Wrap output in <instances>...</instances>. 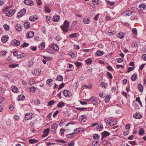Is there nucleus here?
<instances>
[{
    "instance_id": "obj_10",
    "label": "nucleus",
    "mask_w": 146,
    "mask_h": 146,
    "mask_svg": "<svg viewBox=\"0 0 146 146\" xmlns=\"http://www.w3.org/2000/svg\"><path fill=\"white\" fill-rule=\"evenodd\" d=\"M87 119V117L85 115H84L81 116L79 119V120L81 122H85Z\"/></svg>"
},
{
    "instance_id": "obj_34",
    "label": "nucleus",
    "mask_w": 146,
    "mask_h": 146,
    "mask_svg": "<svg viewBox=\"0 0 146 146\" xmlns=\"http://www.w3.org/2000/svg\"><path fill=\"white\" fill-rule=\"evenodd\" d=\"M38 141L36 139H30L29 140V142L31 143H37Z\"/></svg>"
},
{
    "instance_id": "obj_6",
    "label": "nucleus",
    "mask_w": 146,
    "mask_h": 146,
    "mask_svg": "<svg viewBox=\"0 0 146 146\" xmlns=\"http://www.w3.org/2000/svg\"><path fill=\"white\" fill-rule=\"evenodd\" d=\"M11 44L14 46H18L20 44V42L18 40L14 39L12 40Z\"/></svg>"
},
{
    "instance_id": "obj_56",
    "label": "nucleus",
    "mask_w": 146,
    "mask_h": 146,
    "mask_svg": "<svg viewBox=\"0 0 146 146\" xmlns=\"http://www.w3.org/2000/svg\"><path fill=\"white\" fill-rule=\"evenodd\" d=\"M107 3L111 6L114 5L115 3L113 2H111L109 1H107Z\"/></svg>"
},
{
    "instance_id": "obj_29",
    "label": "nucleus",
    "mask_w": 146,
    "mask_h": 146,
    "mask_svg": "<svg viewBox=\"0 0 146 146\" xmlns=\"http://www.w3.org/2000/svg\"><path fill=\"white\" fill-rule=\"evenodd\" d=\"M45 47V43L44 42H42L41 44H40L38 46V47L39 48L40 50H41L42 48H44Z\"/></svg>"
},
{
    "instance_id": "obj_1",
    "label": "nucleus",
    "mask_w": 146,
    "mask_h": 146,
    "mask_svg": "<svg viewBox=\"0 0 146 146\" xmlns=\"http://www.w3.org/2000/svg\"><path fill=\"white\" fill-rule=\"evenodd\" d=\"M15 11H16L15 9H10L7 10L6 12V15L8 17H11L14 14Z\"/></svg>"
},
{
    "instance_id": "obj_40",
    "label": "nucleus",
    "mask_w": 146,
    "mask_h": 146,
    "mask_svg": "<svg viewBox=\"0 0 146 146\" xmlns=\"http://www.w3.org/2000/svg\"><path fill=\"white\" fill-rule=\"evenodd\" d=\"M97 129H99V131H101L103 129V127L102 125H99L96 127Z\"/></svg>"
},
{
    "instance_id": "obj_16",
    "label": "nucleus",
    "mask_w": 146,
    "mask_h": 146,
    "mask_svg": "<svg viewBox=\"0 0 146 146\" xmlns=\"http://www.w3.org/2000/svg\"><path fill=\"white\" fill-rule=\"evenodd\" d=\"M53 80L51 79H48L46 81V83L47 84L49 85L50 86H52L53 85Z\"/></svg>"
},
{
    "instance_id": "obj_14",
    "label": "nucleus",
    "mask_w": 146,
    "mask_h": 146,
    "mask_svg": "<svg viewBox=\"0 0 146 146\" xmlns=\"http://www.w3.org/2000/svg\"><path fill=\"white\" fill-rule=\"evenodd\" d=\"M51 47L56 50H58L59 48L57 45L55 44H53L50 45Z\"/></svg>"
},
{
    "instance_id": "obj_21",
    "label": "nucleus",
    "mask_w": 146,
    "mask_h": 146,
    "mask_svg": "<svg viewBox=\"0 0 146 146\" xmlns=\"http://www.w3.org/2000/svg\"><path fill=\"white\" fill-rule=\"evenodd\" d=\"M137 76V74H134L131 76V79L132 81H134L136 80Z\"/></svg>"
},
{
    "instance_id": "obj_2",
    "label": "nucleus",
    "mask_w": 146,
    "mask_h": 146,
    "mask_svg": "<svg viewBox=\"0 0 146 146\" xmlns=\"http://www.w3.org/2000/svg\"><path fill=\"white\" fill-rule=\"evenodd\" d=\"M107 123L110 125V126H113L116 124L117 121L115 119H110L107 121Z\"/></svg>"
},
{
    "instance_id": "obj_37",
    "label": "nucleus",
    "mask_w": 146,
    "mask_h": 146,
    "mask_svg": "<svg viewBox=\"0 0 146 146\" xmlns=\"http://www.w3.org/2000/svg\"><path fill=\"white\" fill-rule=\"evenodd\" d=\"M25 96L23 95H20L19 96V101H23L25 100Z\"/></svg>"
},
{
    "instance_id": "obj_28",
    "label": "nucleus",
    "mask_w": 146,
    "mask_h": 146,
    "mask_svg": "<svg viewBox=\"0 0 146 146\" xmlns=\"http://www.w3.org/2000/svg\"><path fill=\"white\" fill-rule=\"evenodd\" d=\"M92 60L91 58H88L86 60L87 64H90L92 63Z\"/></svg>"
},
{
    "instance_id": "obj_25",
    "label": "nucleus",
    "mask_w": 146,
    "mask_h": 146,
    "mask_svg": "<svg viewBox=\"0 0 146 146\" xmlns=\"http://www.w3.org/2000/svg\"><path fill=\"white\" fill-rule=\"evenodd\" d=\"M139 7L141 10H145L146 9V6L144 4L142 3L139 5Z\"/></svg>"
},
{
    "instance_id": "obj_36",
    "label": "nucleus",
    "mask_w": 146,
    "mask_h": 146,
    "mask_svg": "<svg viewBox=\"0 0 146 146\" xmlns=\"http://www.w3.org/2000/svg\"><path fill=\"white\" fill-rule=\"evenodd\" d=\"M35 80L33 79H30V81L29 83V84L30 85H33L35 83Z\"/></svg>"
},
{
    "instance_id": "obj_19",
    "label": "nucleus",
    "mask_w": 146,
    "mask_h": 146,
    "mask_svg": "<svg viewBox=\"0 0 146 146\" xmlns=\"http://www.w3.org/2000/svg\"><path fill=\"white\" fill-rule=\"evenodd\" d=\"M25 28L26 29H28L31 26L29 22H25L24 24Z\"/></svg>"
},
{
    "instance_id": "obj_42",
    "label": "nucleus",
    "mask_w": 146,
    "mask_h": 146,
    "mask_svg": "<svg viewBox=\"0 0 146 146\" xmlns=\"http://www.w3.org/2000/svg\"><path fill=\"white\" fill-rule=\"evenodd\" d=\"M92 144L93 146H99V142L97 141L95 142H93Z\"/></svg>"
},
{
    "instance_id": "obj_51",
    "label": "nucleus",
    "mask_w": 146,
    "mask_h": 146,
    "mask_svg": "<svg viewBox=\"0 0 146 146\" xmlns=\"http://www.w3.org/2000/svg\"><path fill=\"white\" fill-rule=\"evenodd\" d=\"M93 137L94 139H99V136L98 134H95L93 135Z\"/></svg>"
},
{
    "instance_id": "obj_27",
    "label": "nucleus",
    "mask_w": 146,
    "mask_h": 146,
    "mask_svg": "<svg viewBox=\"0 0 146 146\" xmlns=\"http://www.w3.org/2000/svg\"><path fill=\"white\" fill-rule=\"evenodd\" d=\"M16 29L17 31H21L22 30L21 26L19 24H17L15 26Z\"/></svg>"
},
{
    "instance_id": "obj_26",
    "label": "nucleus",
    "mask_w": 146,
    "mask_h": 146,
    "mask_svg": "<svg viewBox=\"0 0 146 146\" xmlns=\"http://www.w3.org/2000/svg\"><path fill=\"white\" fill-rule=\"evenodd\" d=\"M138 88L140 92H142L143 91V87L141 84H138Z\"/></svg>"
},
{
    "instance_id": "obj_52",
    "label": "nucleus",
    "mask_w": 146,
    "mask_h": 146,
    "mask_svg": "<svg viewBox=\"0 0 146 146\" xmlns=\"http://www.w3.org/2000/svg\"><path fill=\"white\" fill-rule=\"evenodd\" d=\"M4 27L6 31H8L9 30V26L7 24H5L4 25Z\"/></svg>"
},
{
    "instance_id": "obj_3",
    "label": "nucleus",
    "mask_w": 146,
    "mask_h": 146,
    "mask_svg": "<svg viewBox=\"0 0 146 146\" xmlns=\"http://www.w3.org/2000/svg\"><path fill=\"white\" fill-rule=\"evenodd\" d=\"M132 13V11L131 10H127L124 11L121 13L122 16H129L131 15Z\"/></svg>"
},
{
    "instance_id": "obj_49",
    "label": "nucleus",
    "mask_w": 146,
    "mask_h": 146,
    "mask_svg": "<svg viewBox=\"0 0 146 146\" xmlns=\"http://www.w3.org/2000/svg\"><path fill=\"white\" fill-rule=\"evenodd\" d=\"M87 109V108H77L76 109L78 110L82 111Z\"/></svg>"
},
{
    "instance_id": "obj_13",
    "label": "nucleus",
    "mask_w": 146,
    "mask_h": 146,
    "mask_svg": "<svg viewBox=\"0 0 146 146\" xmlns=\"http://www.w3.org/2000/svg\"><path fill=\"white\" fill-rule=\"evenodd\" d=\"M51 132L54 133L56 129L57 128V126L56 123H54L51 126Z\"/></svg>"
},
{
    "instance_id": "obj_62",
    "label": "nucleus",
    "mask_w": 146,
    "mask_h": 146,
    "mask_svg": "<svg viewBox=\"0 0 146 146\" xmlns=\"http://www.w3.org/2000/svg\"><path fill=\"white\" fill-rule=\"evenodd\" d=\"M144 133V130L143 129L141 128L139 132V133L140 135H142Z\"/></svg>"
},
{
    "instance_id": "obj_20",
    "label": "nucleus",
    "mask_w": 146,
    "mask_h": 146,
    "mask_svg": "<svg viewBox=\"0 0 146 146\" xmlns=\"http://www.w3.org/2000/svg\"><path fill=\"white\" fill-rule=\"evenodd\" d=\"M104 53V52L103 51L98 50L96 52V54L97 56H102L103 54Z\"/></svg>"
},
{
    "instance_id": "obj_12",
    "label": "nucleus",
    "mask_w": 146,
    "mask_h": 146,
    "mask_svg": "<svg viewBox=\"0 0 146 146\" xmlns=\"http://www.w3.org/2000/svg\"><path fill=\"white\" fill-rule=\"evenodd\" d=\"M8 38L9 37L8 36L5 35L3 36L1 38L2 42L3 43H5L7 41Z\"/></svg>"
},
{
    "instance_id": "obj_11",
    "label": "nucleus",
    "mask_w": 146,
    "mask_h": 146,
    "mask_svg": "<svg viewBox=\"0 0 146 146\" xmlns=\"http://www.w3.org/2000/svg\"><path fill=\"white\" fill-rule=\"evenodd\" d=\"M33 118V117H32V114L30 113L26 114L25 116V118L26 120H28Z\"/></svg>"
},
{
    "instance_id": "obj_9",
    "label": "nucleus",
    "mask_w": 146,
    "mask_h": 146,
    "mask_svg": "<svg viewBox=\"0 0 146 146\" xmlns=\"http://www.w3.org/2000/svg\"><path fill=\"white\" fill-rule=\"evenodd\" d=\"M92 100L93 102V104L94 105H97L98 103V100L97 99L94 97H91Z\"/></svg>"
},
{
    "instance_id": "obj_55",
    "label": "nucleus",
    "mask_w": 146,
    "mask_h": 146,
    "mask_svg": "<svg viewBox=\"0 0 146 146\" xmlns=\"http://www.w3.org/2000/svg\"><path fill=\"white\" fill-rule=\"evenodd\" d=\"M36 18H35V17L32 16L30 17H29V19L30 21H34L36 20Z\"/></svg>"
},
{
    "instance_id": "obj_24",
    "label": "nucleus",
    "mask_w": 146,
    "mask_h": 146,
    "mask_svg": "<svg viewBox=\"0 0 146 146\" xmlns=\"http://www.w3.org/2000/svg\"><path fill=\"white\" fill-rule=\"evenodd\" d=\"M77 36V34L76 33H72L70 35L68 36V37L71 38H74Z\"/></svg>"
},
{
    "instance_id": "obj_58",
    "label": "nucleus",
    "mask_w": 146,
    "mask_h": 146,
    "mask_svg": "<svg viewBox=\"0 0 146 146\" xmlns=\"http://www.w3.org/2000/svg\"><path fill=\"white\" fill-rule=\"evenodd\" d=\"M17 66H18V64H10L9 65V66L10 68H14L15 67H16Z\"/></svg>"
},
{
    "instance_id": "obj_15",
    "label": "nucleus",
    "mask_w": 146,
    "mask_h": 146,
    "mask_svg": "<svg viewBox=\"0 0 146 146\" xmlns=\"http://www.w3.org/2000/svg\"><path fill=\"white\" fill-rule=\"evenodd\" d=\"M60 17L58 15H55L53 17V21L55 22H57L59 20Z\"/></svg>"
},
{
    "instance_id": "obj_63",
    "label": "nucleus",
    "mask_w": 146,
    "mask_h": 146,
    "mask_svg": "<svg viewBox=\"0 0 146 146\" xmlns=\"http://www.w3.org/2000/svg\"><path fill=\"white\" fill-rule=\"evenodd\" d=\"M116 61L118 63H121L123 61V60L121 58H117L116 59Z\"/></svg>"
},
{
    "instance_id": "obj_39",
    "label": "nucleus",
    "mask_w": 146,
    "mask_h": 146,
    "mask_svg": "<svg viewBox=\"0 0 146 146\" xmlns=\"http://www.w3.org/2000/svg\"><path fill=\"white\" fill-rule=\"evenodd\" d=\"M36 90V88L34 86L31 87L30 88V90L31 92L34 93L35 92V90Z\"/></svg>"
},
{
    "instance_id": "obj_50",
    "label": "nucleus",
    "mask_w": 146,
    "mask_h": 146,
    "mask_svg": "<svg viewBox=\"0 0 146 146\" xmlns=\"http://www.w3.org/2000/svg\"><path fill=\"white\" fill-rule=\"evenodd\" d=\"M41 30L45 34L46 32V29L44 26H43L41 28Z\"/></svg>"
},
{
    "instance_id": "obj_8",
    "label": "nucleus",
    "mask_w": 146,
    "mask_h": 146,
    "mask_svg": "<svg viewBox=\"0 0 146 146\" xmlns=\"http://www.w3.org/2000/svg\"><path fill=\"white\" fill-rule=\"evenodd\" d=\"M102 144L105 146H111V143L107 140H104L103 141Z\"/></svg>"
},
{
    "instance_id": "obj_59",
    "label": "nucleus",
    "mask_w": 146,
    "mask_h": 146,
    "mask_svg": "<svg viewBox=\"0 0 146 146\" xmlns=\"http://www.w3.org/2000/svg\"><path fill=\"white\" fill-rule=\"evenodd\" d=\"M81 129V128L76 129L74 131L75 133L77 134L78 132H80V131Z\"/></svg>"
},
{
    "instance_id": "obj_47",
    "label": "nucleus",
    "mask_w": 146,
    "mask_h": 146,
    "mask_svg": "<svg viewBox=\"0 0 146 146\" xmlns=\"http://www.w3.org/2000/svg\"><path fill=\"white\" fill-rule=\"evenodd\" d=\"M50 130V129L49 128H48L46 129H44V133L46 134L47 135H48V132Z\"/></svg>"
},
{
    "instance_id": "obj_23",
    "label": "nucleus",
    "mask_w": 146,
    "mask_h": 146,
    "mask_svg": "<svg viewBox=\"0 0 146 146\" xmlns=\"http://www.w3.org/2000/svg\"><path fill=\"white\" fill-rule=\"evenodd\" d=\"M26 12V10L25 9H22L20 11V12H21V16H20L19 15H18L17 16H18L19 17H21L22 16V14L23 15H24L25 14ZM19 14H21V13H19Z\"/></svg>"
},
{
    "instance_id": "obj_60",
    "label": "nucleus",
    "mask_w": 146,
    "mask_h": 146,
    "mask_svg": "<svg viewBox=\"0 0 146 146\" xmlns=\"http://www.w3.org/2000/svg\"><path fill=\"white\" fill-rule=\"evenodd\" d=\"M108 34L110 36H113L115 34V33L114 32H108Z\"/></svg>"
},
{
    "instance_id": "obj_4",
    "label": "nucleus",
    "mask_w": 146,
    "mask_h": 146,
    "mask_svg": "<svg viewBox=\"0 0 146 146\" xmlns=\"http://www.w3.org/2000/svg\"><path fill=\"white\" fill-rule=\"evenodd\" d=\"M63 95L66 97H68L71 95V92L69 90H65L63 91Z\"/></svg>"
},
{
    "instance_id": "obj_18",
    "label": "nucleus",
    "mask_w": 146,
    "mask_h": 146,
    "mask_svg": "<svg viewBox=\"0 0 146 146\" xmlns=\"http://www.w3.org/2000/svg\"><path fill=\"white\" fill-rule=\"evenodd\" d=\"M83 21L85 24H88L91 21L89 18L86 17L84 19Z\"/></svg>"
},
{
    "instance_id": "obj_54",
    "label": "nucleus",
    "mask_w": 146,
    "mask_h": 146,
    "mask_svg": "<svg viewBox=\"0 0 146 146\" xmlns=\"http://www.w3.org/2000/svg\"><path fill=\"white\" fill-rule=\"evenodd\" d=\"M132 32L135 35H136L137 34V31L135 28H133L132 29Z\"/></svg>"
},
{
    "instance_id": "obj_48",
    "label": "nucleus",
    "mask_w": 146,
    "mask_h": 146,
    "mask_svg": "<svg viewBox=\"0 0 146 146\" xmlns=\"http://www.w3.org/2000/svg\"><path fill=\"white\" fill-rule=\"evenodd\" d=\"M29 45V44L28 43H27L26 42H24L23 44H22L20 47H27Z\"/></svg>"
},
{
    "instance_id": "obj_35",
    "label": "nucleus",
    "mask_w": 146,
    "mask_h": 146,
    "mask_svg": "<svg viewBox=\"0 0 146 146\" xmlns=\"http://www.w3.org/2000/svg\"><path fill=\"white\" fill-rule=\"evenodd\" d=\"M63 79V77L62 76L59 75L57 77L56 80L58 81H62Z\"/></svg>"
},
{
    "instance_id": "obj_53",
    "label": "nucleus",
    "mask_w": 146,
    "mask_h": 146,
    "mask_svg": "<svg viewBox=\"0 0 146 146\" xmlns=\"http://www.w3.org/2000/svg\"><path fill=\"white\" fill-rule=\"evenodd\" d=\"M129 143L130 144L133 145H135L137 144L136 143L135 141H129Z\"/></svg>"
},
{
    "instance_id": "obj_38",
    "label": "nucleus",
    "mask_w": 146,
    "mask_h": 146,
    "mask_svg": "<svg viewBox=\"0 0 146 146\" xmlns=\"http://www.w3.org/2000/svg\"><path fill=\"white\" fill-rule=\"evenodd\" d=\"M12 91L14 92H17L18 91V88L16 86H14L12 88Z\"/></svg>"
},
{
    "instance_id": "obj_43",
    "label": "nucleus",
    "mask_w": 146,
    "mask_h": 146,
    "mask_svg": "<svg viewBox=\"0 0 146 146\" xmlns=\"http://www.w3.org/2000/svg\"><path fill=\"white\" fill-rule=\"evenodd\" d=\"M25 56H26L25 55L23 54H22L19 55H17V58L18 59H20L24 57Z\"/></svg>"
},
{
    "instance_id": "obj_31",
    "label": "nucleus",
    "mask_w": 146,
    "mask_h": 146,
    "mask_svg": "<svg viewBox=\"0 0 146 146\" xmlns=\"http://www.w3.org/2000/svg\"><path fill=\"white\" fill-rule=\"evenodd\" d=\"M61 27L64 32H67L68 31V27H66L63 26H61Z\"/></svg>"
},
{
    "instance_id": "obj_46",
    "label": "nucleus",
    "mask_w": 146,
    "mask_h": 146,
    "mask_svg": "<svg viewBox=\"0 0 146 146\" xmlns=\"http://www.w3.org/2000/svg\"><path fill=\"white\" fill-rule=\"evenodd\" d=\"M45 10L46 12L49 13L50 11V10L49 7L47 6H45L44 7Z\"/></svg>"
},
{
    "instance_id": "obj_41",
    "label": "nucleus",
    "mask_w": 146,
    "mask_h": 146,
    "mask_svg": "<svg viewBox=\"0 0 146 146\" xmlns=\"http://www.w3.org/2000/svg\"><path fill=\"white\" fill-rule=\"evenodd\" d=\"M124 37V36L122 33L120 32L118 35V37L120 39H122Z\"/></svg>"
},
{
    "instance_id": "obj_33",
    "label": "nucleus",
    "mask_w": 146,
    "mask_h": 146,
    "mask_svg": "<svg viewBox=\"0 0 146 146\" xmlns=\"http://www.w3.org/2000/svg\"><path fill=\"white\" fill-rule=\"evenodd\" d=\"M69 22L67 20H65L64 21V26L66 27H69Z\"/></svg>"
},
{
    "instance_id": "obj_32",
    "label": "nucleus",
    "mask_w": 146,
    "mask_h": 146,
    "mask_svg": "<svg viewBox=\"0 0 146 146\" xmlns=\"http://www.w3.org/2000/svg\"><path fill=\"white\" fill-rule=\"evenodd\" d=\"M110 95H108L106 96L105 99V102L107 103L110 101Z\"/></svg>"
},
{
    "instance_id": "obj_64",
    "label": "nucleus",
    "mask_w": 146,
    "mask_h": 146,
    "mask_svg": "<svg viewBox=\"0 0 146 146\" xmlns=\"http://www.w3.org/2000/svg\"><path fill=\"white\" fill-rule=\"evenodd\" d=\"M8 62H9L11 63H13L14 62V61L11 59L10 56H8L7 59Z\"/></svg>"
},
{
    "instance_id": "obj_61",
    "label": "nucleus",
    "mask_w": 146,
    "mask_h": 146,
    "mask_svg": "<svg viewBox=\"0 0 146 146\" xmlns=\"http://www.w3.org/2000/svg\"><path fill=\"white\" fill-rule=\"evenodd\" d=\"M134 68H135V67H129L128 68V70H127V72H129L133 70Z\"/></svg>"
},
{
    "instance_id": "obj_57",
    "label": "nucleus",
    "mask_w": 146,
    "mask_h": 146,
    "mask_svg": "<svg viewBox=\"0 0 146 146\" xmlns=\"http://www.w3.org/2000/svg\"><path fill=\"white\" fill-rule=\"evenodd\" d=\"M33 62H34L33 60H30L28 63L29 66H31L33 65L34 64Z\"/></svg>"
},
{
    "instance_id": "obj_17",
    "label": "nucleus",
    "mask_w": 146,
    "mask_h": 146,
    "mask_svg": "<svg viewBox=\"0 0 146 146\" xmlns=\"http://www.w3.org/2000/svg\"><path fill=\"white\" fill-rule=\"evenodd\" d=\"M24 3L27 5H31L33 3V2L31 0H25Z\"/></svg>"
},
{
    "instance_id": "obj_30",
    "label": "nucleus",
    "mask_w": 146,
    "mask_h": 146,
    "mask_svg": "<svg viewBox=\"0 0 146 146\" xmlns=\"http://www.w3.org/2000/svg\"><path fill=\"white\" fill-rule=\"evenodd\" d=\"M64 105V103L62 101L61 102H60L57 105V106L58 108H61Z\"/></svg>"
},
{
    "instance_id": "obj_22",
    "label": "nucleus",
    "mask_w": 146,
    "mask_h": 146,
    "mask_svg": "<svg viewBox=\"0 0 146 146\" xmlns=\"http://www.w3.org/2000/svg\"><path fill=\"white\" fill-rule=\"evenodd\" d=\"M133 117L134 118L136 119H140L142 117V115L140 113H137L136 114H134Z\"/></svg>"
},
{
    "instance_id": "obj_5",
    "label": "nucleus",
    "mask_w": 146,
    "mask_h": 146,
    "mask_svg": "<svg viewBox=\"0 0 146 146\" xmlns=\"http://www.w3.org/2000/svg\"><path fill=\"white\" fill-rule=\"evenodd\" d=\"M110 134L109 132L106 131H104L102 133V140H103L104 137H107L110 135Z\"/></svg>"
},
{
    "instance_id": "obj_7",
    "label": "nucleus",
    "mask_w": 146,
    "mask_h": 146,
    "mask_svg": "<svg viewBox=\"0 0 146 146\" xmlns=\"http://www.w3.org/2000/svg\"><path fill=\"white\" fill-rule=\"evenodd\" d=\"M34 33V32L33 31L28 32L26 34V37L28 38H31L33 36Z\"/></svg>"
},
{
    "instance_id": "obj_44",
    "label": "nucleus",
    "mask_w": 146,
    "mask_h": 146,
    "mask_svg": "<svg viewBox=\"0 0 146 146\" xmlns=\"http://www.w3.org/2000/svg\"><path fill=\"white\" fill-rule=\"evenodd\" d=\"M107 76L110 79H112L113 77L111 74L109 72H108L106 74Z\"/></svg>"
},
{
    "instance_id": "obj_45",
    "label": "nucleus",
    "mask_w": 146,
    "mask_h": 146,
    "mask_svg": "<svg viewBox=\"0 0 146 146\" xmlns=\"http://www.w3.org/2000/svg\"><path fill=\"white\" fill-rule=\"evenodd\" d=\"M54 103V100H52L48 102L47 106H51Z\"/></svg>"
}]
</instances>
